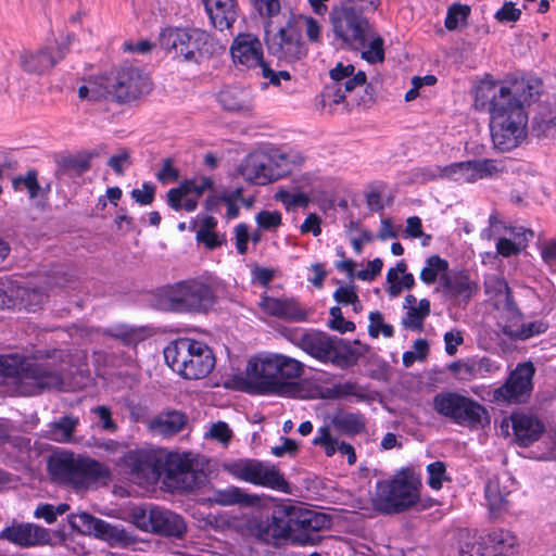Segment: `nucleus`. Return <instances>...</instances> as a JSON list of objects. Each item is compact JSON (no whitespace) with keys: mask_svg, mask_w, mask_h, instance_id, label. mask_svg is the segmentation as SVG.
Segmentation results:
<instances>
[{"mask_svg":"<svg viewBox=\"0 0 556 556\" xmlns=\"http://www.w3.org/2000/svg\"><path fill=\"white\" fill-rule=\"evenodd\" d=\"M476 110L490 115L493 144L501 151L518 147L527 136V105L535 102L542 90L541 79L532 76H507L495 80L486 75L473 88Z\"/></svg>","mask_w":556,"mask_h":556,"instance_id":"nucleus-1","label":"nucleus"},{"mask_svg":"<svg viewBox=\"0 0 556 556\" xmlns=\"http://www.w3.org/2000/svg\"><path fill=\"white\" fill-rule=\"evenodd\" d=\"M302 362L280 353H258L249 358L244 370L245 390L251 393L296 399L303 388L296 379L304 374Z\"/></svg>","mask_w":556,"mask_h":556,"instance_id":"nucleus-2","label":"nucleus"},{"mask_svg":"<svg viewBox=\"0 0 556 556\" xmlns=\"http://www.w3.org/2000/svg\"><path fill=\"white\" fill-rule=\"evenodd\" d=\"M0 376L12 378L20 395L59 390L64 384L63 366L53 358L0 355Z\"/></svg>","mask_w":556,"mask_h":556,"instance_id":"nucleus-3","label":"nucleus"},{"mask_svg":"<svg viewBox=\"0 0 556 556\" xmlns=\"http://www.w3.org/2000/svg\"><path fill=\"white\" fill-rule=\"evenodd\" d=\"M48 469L54 480L76 490H86L97 483L108 484L112 480L111 469L106 465L72 452L53 454L48 462Z\"/></svg>","mask_w":556,"mask_h":556,"instance_id":"nucleus-4","label":"nucleus"},{"mask_svg":"<svg viewBox=\"0 0 556 556\" xmlns=\"http://www.w3.org/2000/svg\"><path fill=\"white\" fill-rule=\"evenodd\" d=\"M164 357L170 368L186 379H202L215 367V355L203 342L179 338L164 350Z\"/></svg>","mask_w":556,"mask_h":556,"instance_id":"nucleus-5","label":"nucleus"},{"mask_svg":"<svg viewBox=\"0 0 556 556\" xmlns=\"http://www.w3.org/2000/svg\"><path fill=\"white\" fill-rule=\"evenodd\" d=\"M294 344L315 359L325 364L330 363L342 369L356 365L361 356V353L349 342L323 331H306L296 339Z\"/></svg>","mask_w":556,"mask_h":556,"instance_id":"nucleus-6","label":"nucleus"},{"mask_svg":"<svg viewBox=\"0 0 556 556\" xmlns=\"http://www.w3.org/2000/svg\"><path fill=\"white\" fill-rule=\"evenodd\" d=\"M419 498L416 481L404 473L380 481L372 497L374 507L384 514H396L414 506Z\"/></svg>","mask_w":556,"mask_h":556,"instance_id":"nucleus-7","label":"nucleus"},{"mask_svg":"<svg viewBox=\"0 0 556 556\" xmlns=\"http://www.w3.org/2000/svg\"><path fill=\"white\" fill-rule=\"evenodd\" d=\"M168 307L182 312H206L215 303L213 288L204 281L189 279L177 282L165 291Z\"/></svg>","mask_w":556,"mask_h":556,"instance_id":"nucleus-8","label":"nucleus"},{"mask_svg":"<svg viewBox=\"0 0 556 556\" xmlns=\"http://www.w3.org/2000/svg\"><path fill=\"white\" fill-rule=\"evenodd\" d=\"M130 519L138 529L165 536L181 538L187 530L179 515L159 506L134 507Z\"/></svg>","mask_w":556,"mask_h":556,"instance_id":"nucleus-9","label":"nucleus"},{"mask_svg":"<svg viewBox=\"0 0 556 556\" xmlns=\"http://www.w3.org/2000/svg\"><path fill=\"white\" fill-rule=\"evenodd\" d=\"M162 475L178 488L192 490L205 482L206 476L200 460L191 453H174L165 451Z\"/></svg>","mask_w":556,"mask_h":556,"instance_id":"nucleus-10","label":"nucleus"},{"mask_svg":"<svg viewBox=\"0 0 556 556\" xmlns=\"http://www.w3.org/2000/svg\"><path fill=\"white\" fill-rule=\"evenodd\" d=\"M71 45L70 37H60L42 47L24 50L20 55L21 67L30 75H45L66 56Z\"/></svg>","mask_w":556,"mask_h":556,"instance_id":"nucleus-11","label":"nucleus"},{"mask_svg":"<svg viewBox=\"0 0 556 556\" xmlns=\"http://www.w3.org/2000/svg\"><path fill=\"white\" fill-rule=\"evenodd\" d=\"M237 479L277 491L288 492L289 483L274 465L256 459H239L226 466Z\"/></svg>","mask_w":556,"mask_h":556,"instance_id":"nucleus-12","label":"nucleus"},{"mask_svg":"<svg viewBox=\"0 0 556 556\" xmlns=\"http://www.w3.org/2000/svg\"><path fill=\"white\" fill-rule=\"evenodd\" d=\"M535 369L532 363L519 364L506 382L493 391V401L498 404L525 403L531 395Z\"/></svg>","mask_w":556,"mask_h":556,"instance_id":"nucleus-13","label":"nucleus"},{"mask_svg":"<svg viewBox=\"0 0 556 556\" xmlns=\"http://www.w3.org/2000/svg\"><path fill=\"white\" fill-rule=\"evenodd\" d=\"M375 11L352 3L333 8L329 18L336 35H372L376 29L367 14Z\"/></svg>","mask_w":556,"mask_h":556,"instance_id":"nucleus-14","label":"nucleus"},{"mask_svg":"<svg viewBox=\"0 0 556 556\" xmlns=\"http://www.w3.org/2000/svg\"><path fill=\"white\" fill-rule=\"evenodd\" d=\"M263 18L266 35H319L321 30L319 21L291 11L281 12L279 9Z\"/></svg>","mask_w":556,"mask_h":556,"instance_id":"nucleus-15","label":"nucleus"},{"mask_svg":"<svg viewBox=\"0 0 556 556\" xmlns=\"http://www.w3.org/2000/svg\"><path fill=\"white\" fill-rule=\"evenodd\" d=\"M278 514L288 517L292 541L301 544L309 543V533L326 529L330 523L325 514L295 505H283Z\"/></svg>","mask_w":556,"mask_h":556,"instance_id":"nucleus-16","label":"nucleus"},{"mask_svg":"<svg viewBox=\"0 0 556 556\" xmlns=\"http://www.w3.org/2000/svg\"><path fill=\"white\" fill-rule=\"evenodd\" d=\"M165 450L140 448L128 451L122 463L137 480L155 482L162 477V464L165 459Z\"/></svg>","mask_w":556,"mask_h":556,"instance_id":"nucleus-17","label":"nucleus"},{"mask_svg":"<svg viewBox=\"0 0 556 556\" xmlns=\"http://www.w3.org/2000/svg\"><path fill=\"white\" fill-rule=\"evenodd\" d=\"M437 174H431V178L444 177L454 181L475 182L479 179L494 177L502 173V168L493 160H476L452 163L444 167H438Z\"/></svg>","mask_w":556,"mask_h":556,"instance_id":"nucleus-18","label":"nucleus"},{"mask_svg":"<svg viewBox=\"0 0 556 556\" xmlns=\"http://www.w3.org/2000/svg\"><path fill=\"white\" fill-rule=\"evenodd\" d=\"M151 88L150 78L139 68L124 67L112 80V98L117 102H129L148 93Z\"/></svg>","mask_w":556,"mask_h":556,"instance_id":"nucleus-19","label":"nucleus"},{"mask_svg":"<svg viewBox=\"0 0 556 556\" xmlns=\"http://www.w3.org/2000/svg\"><path fill=\"white\" fill-rule=\"evenodd\" d=\"M510 426L516 443L525 447L538 441L545 431L544 424L536 416L526 413H515L509 420L502 421L501 430L505 435L509 434Z\"/></svg>","mask_w":556,"mask_h":556,"instance_id":"nucleus-20","label":"nucleus"},{"mask_svg":"<svg viewBox=\"0 0 556 556\" xmlns=\"http://www.w3.org/2000/svg\"><path fill=\"white\" fill-rule=\"evenodd\" d=\"M213 187L210 177H203L200 182L186 180L177 188L167 191V203L175 211L186 210L193 212L198 206V200L203 192Z\"/></svg>","mask_w":556,"mask_h":556,"instance_id":"nucleus-21","label":"nucleus"},{"mask_svg":"<svg viewBox=\"0 0 556 556\" xmlns=\"http://www.w3.org/2000/svg\"><path fill=\"white\" fill-rule=\"evenodd\" d=\"M68 522L72 529L83 534H93L101 540L118 542L125 538L124 531L87 513L70 515Z\"/></svg>","mask_w":556,"mask_h":556,"instance_id":"nucleus-22","label":"nucleus"},{"mask_svg":"<svg viewBox=\"0 0 556 556\" xmlns=\"http://www.w3.org/2000/svg\"><path fill=\"white\" fill-rule=\"evenodd\" d=\"M290 529L288 517L279 514L270 519L255 521L251 527V533L261 542L279 546L286 540H292Z\"/></svg>","mask_w":556,"mask_h":556,"instance_id":"nucleus-23","label":"nucleus"},{"mask_svg":"<svg viewBox=\"0 0 556 556\" xmlns=\"http://www.w3.org/2000/svg\"><path fill=\"white\" fill-rule=\"evenodd\" d=\"M260 307L265 314L287 321L300 323L307 317L306 311L293 298H273L263 294Z\"/></svg>","mask_w":556,"mask_h":556,"instance_id":"nucleus-24","label":"nucleus"},{"mask_svg":"<svg viewBox=\"0 0 556 556\" xmlns=\"http://www.w3.org/2000/svg\"><path fill=\"white\" fill-rule=\"evenodd\" d=\"M270 164L271 160L267 154L254 152L242 161L239 172L250 182L266 185L278 178Z\"/></svg>","mask_w":556,"mask_h":556,"instance_id":"nucleus-25","label":"nucleus"},{"mask_svg":"<svg viewBox=\"0 0 556 556\" xmlns=\"http://www.w3.org/2000/svg\"><path fill=\"white\" fill-rule=\"evenodd\" d=\"M485 292L494 302V306L497 309L505 312L506 317L510 320H519L522 316L517 304L515 303L511 291L506 280L498 276L489 277L485 282Z\"/></svg>","mask_w":556,"mask_h":556,"instance_id":"nucleus-26","label":"nucleus"},{"mask_svg":"<svg viewBox=\"0 0 556 556\" xmlns=\"http://www.w3.org/2000/svg\"><path fill=\"white\" fill-rule=\"evenodd\" d=\"M230 53L236 65L257 67L263 62V46L257 37H235Z\"/></svg>","mask_w":556,"mask_h":556,"instance_id":"nucleus-27","label":"nucleus"},{"mask_svg":"<svg viewBox=\"0 0 556 556\" xmlns=\"http://www.w3.org/2000/svg\"><path fill=\"white\" fill-rule=\"evenodd\" d=\"M0 536L21 546L43 545L51 541L49 530L34 523L8 527Z\"/></svg>","mask_w":556,"mask_h":556,"instance_id":"nucleus-28","label":"nucleus"},{"mask_svg":"<svg viewBox=\"0 0 556 556\" xmlns=\"http://www.w3.org/2000/svg\"><path fill=\"white\" fill-rule=\"evenodd\" d=\"M201 1L215 30L223 33L231 28L238 16L236 0Z\"/></svg>","mask_w":556,"mask_h":556,"instance_id":"nucleus-29","label":"nucleus"},{"mask_svg":"<svg viewBox=\"0 0 556 556\" xmlns=\"http://www.w3.org/2000/svg\"><path fill=\"white\" fill-rule=\"evenodd\" d=\"M266 43L270 54L286 62L300 60L307 53L301 37H266Z\"/></svg>","mask_w":556,"mask_h":556,"instance_id":"nucleus-30","label":"nucleus"},{"mask_svg":"<svg viewBox=\"0 0 556 556\" xmlns=\"http://www.w3.org/2000/svg\"><path fill=\"white\" fill-rule=\"evenodd\" d=\"M342 48L359 51L362 59L368 63H381L384 60L383 40L381 37H341Z\"/></svg>","mask_w":556,"mask_h":556,"instance_id":"nucleus-31","label":"nucleus"},{"mask_svg":"<svg viewBox=\"0 0 556 556\" xmlns=\"http://www.w3.org/2000/svg\"><path fill=\"white\" fill-rule=\"evenodd\" d=\"M476 290L467 275L455 273L441 276L435 291L451 299L469 300Z\"/></svg>","mask_w":556,"mask_h":556,"instance_id":"nucleus-32","label":"nucleus"},{"mask_svg":"<svg viewBox=\"0 0 556 556\" xmlns=\"http://www.w3.org/2000/svg\"><path fill=\"white\" fill-rule=\"evenodd\" d=\"M511 485L513 481L508 477L503 480L492 478L486 482L484 494L488 507L492 514L502 513L507 509Z\"/></svg>","mask_w":556,"mask_h":556,"instance_id":"nucleus-33","label":"nucleus"},{"mask_svg":"<svg viewBox=\"0 0 556 556\" xmlns=\"http://www.w3.org/2000/svg\"><path fill=\"white\" fill-rule=\"evenodd\" d=\"M218 102L229 112L242 114L251 113L253 109V98L249 89L242 87H226L218 93Z\"/></svg>","mask_w":556,"mask_h":556,"instance_id":"nucleus-34","label":"nucleus"},{"mask_svg":"<svg viewBox=\"0 0 556 556\" xmlns=\"http://www.w3.org/2000/svg\"><path fill=\"white\" fill-rule=\"evenodd\" d=\"M187 424V416L179 410L159 414L149 422V430L162 437H172L180 432Z\"/></svg>","mask_w":556,"mask_h":556,"instance_id":"nucleus-35","label":"nucleus"},{"mask_svg":"<svg viewBox=\"0 0 556 556\" xmlns=\"http://www.w3.org/2000/svg\"><path fill=\"white\" fill-rule=\"evenodd\" d=\"M459 416L456 424L464 427L483 429L490 425V416L484 406L467 396L463 399Z\"/></svg>","mask_w":556,"mask_h":556,"instance_id":"nucleus-36","label":"nucleus"},{"mask_svg":"<svg viewBox=\"0 0 556 556\" xmlns=\"http://www.w3.org/2000/svg\"><path fill=\"white\" fill-rule=\"evenodd\" d=\"M329 77L334 84H342L348 92H352L356 87L364 86L367 80L365 72L358 71L355 73L354 65L343 64L342 62H339L329 71Z\"/></svg>","mask_w":556,"mask_h":556,"instance_id":"nucleus-37","label":"nucleus"},{"mask_svg":"<svg viewBox=\"0 0 556 556\" xmlns=\"http://www.w3.org/2000/svg\"><path fill=\"white\" fill-rule=\"evenodd\" d=\"M202 37H162V46L175 52V56H181L185 61H197L195 52Z\"/></svg>","mask_w":556,"mask_h":556,"instance_id":"nucleus-38","label":"nucleus"},{"mask_svg":"<svg viewBox=\"0 0 556 556\" xmlns=\"http://www.w3.org/2000/svg\"><path fill=\"white\" fill-rule=\"evenodd\" d=\"M112 97V79L108 76H99L88 79L78 88V97L81 100L99 101Z\"/></svg>","mask_w":556,"mask_h":556,"instance_id":"nucleus-39","label":"nucleus"},{"mask_svg":"<svg viewBox=\"0 0 556 556\" xmlns=\"http://www.w3.org/2000/svg\"><path fill=\"white\" fill-rule=\"evenodd\" d=\"M463 399L464 395L457 393H439L433 399V408L438 414L457 422Z\"/></svg>","mask_w":556,"mask_h":556,"instance_id":"nucleus-40","label":"nucleus"},{"mask_svg":"<svg viewBox=\"0 0 556 556\" xmlns=\"http://www.w3.org/2000/svg\"><path fill=\"white\" fill-rule=\"evenodd\" d=\"M548 325L543 320H535L517 325H503L502 331L505 336L515 340H527L533 336L545 332Z\"/></svg>","mask_w":556,"mask_h":556,"instance_id":"nucleus-41","label":"nucleus"},{"mask_svg":"<svg viewBox=\"0 0 556 556\" xmlns=\"http://www.w3.org/2000/svg\"><path fill=\"white\" fill-rule=\"evenodd\" d=\"M332 426L345 434H358L365 430V418L361 414L339 413L331 419Z\"/></svg>","mask_w":556,"mask_h":556,"instance_id":"nucleus-42","label":"nucleus"},{"mask_svg":"<svg viewBox=\"0 0 556 556\" xmlns=\"http://www.w3.org/2000/svg\"><path fill=\"white\" fill-rule=\"evenodd\" d=\"M256 500V496L244 493L238 486H228L227 489L218 490L214 493V502L223 506L235 504L252 505Z\"/></svg>","mask_w":556,"mask_h":556,"instance_id":"nucleus-43","label":"nucleus"},{"mask_svg":"<svg viewBox=\"0 0 556 556\" xmlns=\"http://www.w3.org/2000/svg\"><path fill=\"white\" fill-rule=\"evenodd\" d=\"M349 396L363 399L364 390L356 382L346 381L343 383H336L320 392V397L325 400H339Z\"/></svg>","mask_w":556,"mask_h":556,"instance_id":"nucleus-44","label":"nucleus"},{"mask_svg":"<svg viewBox=\"0 0 556 556\" xmlns=\"http://www.w3.org/2000/svg\"><path fill=\"white\" fill-rule=\"evenodd\" d=\"M47 296L41 289L28 288L18 283V296H16V306H22L27 311L35 312L42 306Z\"/></svg>","mask_w":556,"mask_h":556,"instance_id":"nucleus-45","label":"nucleus"},{"mask_svg":"<svg viewBox=\"0 0 556 556\" xmlns=\"http://www.w3.org/2000/svg\"><path fill=\"white\" fill-rule=\"evenodd\" d=\"M430 314V302L421 299L418 306L410 307L406 312V316L402 320V325L406 329L422 330L424 319Z\"/></svg>","mask_w":556,"mask_h":556,"instance_id":"nucleus-46","label":"nucleus"},{"mask_svg":"<svg viewBox=\"0 0 556 556\" xmlns=\"http://www.w3.org/2000/svg\"><path fill=\"white\" fill-rule=\"evenodd\" d=\"M447 269L448 263L446 260L439 255H432L426 260V265L420 271V279L425 283L431 285L438 278L441 280V276L447 275Z\"/></svg>","mask_w":556,"mask_h":556,"instance_id":"nucleus-47","label":"nucleus"},{"mask_svg":"<svg viewBox=\"0 0 556 556\" xmlns=\"http://www.w3.org/2000/svg\"><path fill=\"white\" fill-rule=\"evenodd\" d=\"M12 185L15 191L26 190L29 199L34 200L39 198L41 186L38 181V172L29 169L24 175H18L13 178Z\"/></svg>","mask_w":556,"mask_h":556,"instance_id":"nucleus-48","label":"nucleus"},{"mask_svg":"<svg viewBox=\"0 0 556 556\" xmlns=\"http://www.w3.org/2000/svg\"><path fill=\"white\" fill-rule=\"evenodd\" d=\"M489 542L492 544L495 552L505 555H511L517 545L516 535L508 530H495L489 534Z\"/></svg>","mask_w":556,"mask_h":556,"instance_id":"nucleus-49","label":"nucleus"},{"mask_svg":"<svg viewBox=\"0 0 556 556\" xmlns=\"http://www.w3.org/2000/svg\"><path fill=\"white\" fill-rule=\"evenodd\" d=\"M470 11V7L467 4L453 3L446 13L445 27L450 31L462 30L467 24Z\"/></svg>","mask_w":556,"mask_h":556,"instance_id":"nucleus-50","label":"nucleus"},{"mask_svg":"<svg viewBox=\"0 0 556 556\" xmlns=\"http://www.w3.org/2000/svg\"><path fill=\"white\" fill-rule=\"evenodd\" d=\"M110 337L119 340L126 346H135L137 343L143 341L147 332L142 328H134L127 326H119L106 332Z\"/></svg>","mask_w":556,"mask_h":556,"instance_id":"nucleus-51","label":"nucleus"},{"mask_svg":"<svg viewBox=\"0 0 556 556\" xmlns=\"http://www.w3.org/2000/svg\"><path fill=\"white\" fill-rule=\"evenodd\" d=\"M79 420L77 417L64 416L51 425V438L58 442H70Z\"/></svg>","mask_w":556,"mask_h":556,"instance_id":"nucleus-52","label":"nucleus"},{"mask_svg":"<svg viewBox=\"0 0 556 556\" xmlns=\"http://www.w3.org/2000/svg\"><path fill=\"white\" fill-rule=\"evenodd\" d=\"M349 93L345 91V88L342 84H331L324 88V91L320 94V103L323 108H329L330 111L334 105L344 104L345 103V94Z\"/></svg>","mask_w":556,"mask_h":556,"instance_id":"nucleus-53","label":"nucleus"},{"mask_svg":"<svg viewBox=\"0 0 556 556\" xmlns=\"http://www.w3.org/2000/svg\"><path fill=\"white\" fill-rule=\"evenodd\" d=\"M448 369L457 379L463 381H470L479 378L476 361L453 362L450 364Z\"/></svg>","mask_w":556,"mask_h":556,"instance_id":"nucleus-54","label":"nucleus"},{"mask_svg":"<svg viewBox=\"0 0 556 556\" xmlns=\"http://www.w3.org/2000/svg\"><path fill=\"white\" fill-rule=\"evenodd\" d=\"M16 296H18V283L16 281H0V308L15 307Z\"/></svg>","mask_w":556,"mask_h":556,"instance_id":"nucleus-55","label":"nucleus"},{"mask_svg":"<svg viewBox=\"0 0 556 556\" xmlns=\"http://www.w3.org/2000/svg\"><path fill=\"white\" fill-rule=\"evenodd\" d=\"M314 445L321 446L327 456H333L338 451L339 441L333 438L328 427H320L313 440Z\"/></svg>","mask_w":556,"mask_h":556,"instance_id":"nucleus-56","label":"nucleus"},{"mask_svg":"<svg viewBox=\"0 0 556 556\" xmlns=\"http://www.w3.org/2000/svg\"><path fill=\"white\" fill-rule=\"evenodd\" d=\"M368 332L372 338H378L379 333H382L386 338H391L394 333L393 327L383 323V316L378 311L369 314Z\"/></svg>","mask_w":556,"mask_h":556,"instance_id":"nucleus-57","label":"nucleus"},{"mask_svg":"<svg viewBox=\"0 0 556 556\" xmlns=\"http://www.w3.org/2000/svg\"><path fill=\"white\" fill-rule=\"evenodd\" d=\"M99 420V426L103 431L113 433L118 429L117 424L113 420V413L106 405H98L90 410Z\"/></svg>","mask_w":556,"mask_h":556,"instance_id":"nucleus-58","label":"nucleus"},{"mask_svg":"<svg viewBox=\"0 0 556 556\" xmlns=\"http://www.w3.org/2000/svg\"><path fill=\"white\" fill-rule=\"evenodd\" d=\"M89 167V159L83 156H66L63 157L60 162V168L64 173L73 172L77 175H80L84 172L88 170Z\"/></svg>","mask_w":556,"mask_h":556,"instance_id":"nucleus-59","label":"nucleus"},{"mask_svg":"<svg viewBox=\"0 0 556 556\" xmlns=\"http://www.w3.org/2000/svg\"><path fill=\"white\" fill-rule=\"evenodd\" d=\"M428 471V484L433 490H440L442 488V483L446 480V468L443 462H434L427 467Z\"/></svg>","mask_w":556,"mask_h":556,"instance_id":"nucleus-60","label":"nucleus"},{"mask_svg":"<svg viewBox=\"0 0 556 556\" xmlns=\"http://www.w3.org/2000/svg\"><path fill=\"white\" fill-rule=\"evenodd\" d=\"M275 199L281 201L287 208L291 206H307L309 202V199L305 193H291L285 189L278 190L275 194Z\"/></svg>","mask_w":556,"mask_h":556,"instance_id":"nucleus-61","label":"nucleus"},{"mask_svg":"<svg viewBox=\"0 0 556 556\" xmlns=\"http://www.w3.org/2000/svg\"><path fill=\"white\" fill-rule=\"evenodd\" d=\"M330 316L331 319L329 321V327L331 329L341 333L350 332L355 329L353 321H349L343 318L342 311L339 306H333L330 308Z\"/></svg>","mask_w":556,"mask_h":556,"instance_id":"nucleus-62","label":"nucleus"},{"mask_svg":"<svg viewBox=\"0 0 556 556\" xmlns=\"http://www.w3.org/2000/svg\"><path fill=\"white\" fill-rule=\"evenodd\" d=\"M205 437L216 440L223 444H228L232 437V431L226 422L217 421L210 427Z\"/></svg>","mask_w":556,"mask_h":556,"instance_id":"nucleus-63","label":"nucleus"},{"mask_svg":"<svg viewBox=\"0 0 556 556\" xmlns=\"http://www.w3.org/2000/svg\"><path fill=\"white\" fill-rule=\"evenodd\" d=\"M520 15L521 9L517 8L514 2L507 1L496 11L494 17L501 23H511L518 21Z\"/></svg>","mask_w":556,"mask_h":556,"instance_id":"nucleus-64","label":"nucleus"}]
</instances>
